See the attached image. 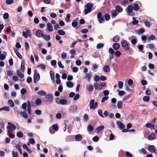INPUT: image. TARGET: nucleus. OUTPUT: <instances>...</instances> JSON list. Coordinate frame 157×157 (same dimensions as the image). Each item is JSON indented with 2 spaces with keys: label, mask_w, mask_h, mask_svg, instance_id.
I'll list each match as a JSON object with an SVG mask.
<instances>
[{
  "label": "nucleus",
  "mask_w": 157,
  "mask_h": 157,
  "mask_svg": "<svg viewBox=\"0 0 157 157\" xmlns=\"http://www.w3.org/2000/svg\"><path fill=\"white\" fill-rule=\"evenodd\" d=\"M86 9L84 10L85 14H87L91 11L93 7V4L91 2L88 3L86 5Z\"/></svg>",
  "instance_id": "nucleus-1"
},
{
  "label": "nucleus",
  "mask_w": 157,
  "mask_h": 157,
  "mask_svg": "<svg viewBox=\"0 0 157 157\" xmlns=\"http://www.w3.org/2000/svg\"><path fill=\"white\" fill-rule=\"evenodd\" d=\"M122 47L126 51H128L129 49L130 46L128 44L127 40H124L122 41L121 43Z\"/></svg>",
  "instance_id": "nucleus-2"
},
{
  "label": "nucleus",
  "mask_w": 157,
  "mask_h": 157,
  "mask_svg": "<svg viewBox=\"0 0 157 157\" xmlns=\"http://www.w3.org/2000/svg\"><path fill=\"white\" fill-rule=\"evenodd\" d=\"M40 79V75L38 73H37L36 70H35L33 75V82L36 83L37 81H39Z\"/></svg>",
  "instance_id": "nucleus-3"
},
{
  "label": "nucleus",
  "mask_w": 157,
  "mask_h": 157,
  "mask_svg": "<svg viewBox=\"0 0 157 157\" xmlns=\"http://www.w3.org/2000/svg\"><path fill=\"white\" fill-rule=\"evenodd\" d=\"M98 106V102H95L94 103V100H91L90 103V109H94Z\"/></svg>",
  "instance_id": "nucleus-4"
},
{
  "label": "nucleus",
  "mask_w": 157,
  "mask_h": 157,
  "mask_svg": "<svg viewBox=\"0 0 157 157\" xmlns=\"http://www.w3.org/2000/svg\"><path fill=\"white\" fill-rule=\"evenodd\" d=\"M46 101L49 103H50L52 101L53 95L51 94H49L46 95L45 97Z\"/></svg>",
  "instance_id": "nucleus-5"
},
{
  "label": "nucleus",
  "mask_w": 157,
  "mask_h": 157,
  "mask_svg": "<svg viewBox=\"0 0 157 157\" xmlns=\"http://www.w3.org/2000/svg\"><path fill=\"white\" fill-rule=\"evenodd\" d=\"M23 36L26 38H27L29 36V37L31 36L32 35L31 31L29 29H27L26 32L24 31L22 33Z\"/></svg>",
  "instance_id": "nucleus-6"
},
{
  "label": "nucleus",
  "mask_w": 157,
  "mask_h": 157,
  "mask_svg": "<svg viewBox=\"0 0 157 157\" xmlns=\"http://www.w3.org/2000/svg\"><path fill=\"white\" fill-rule=\"evenodd\" d=\"M102 13L101 12H99L97 14V18L98 21L100 23H101L104 21L103 17H101Z\"/></svg>",
  "instance_id": "nucleus-7"
},
{
  "label": "nucleus",
  "mask_w": 157,
  "mask_h": 157,
  "mask_svg": "<svg viewBox=\"0 0 157 157\" xmlns=\"http://www.w3.org/2000/svg\"><path fill=\"white\" fill-rule=\"evenodd\" d=\"M146 126L147 128H150L151 129L152 128L154 130L157 129L156 126H155L154 125L151 123H147L145 125Z\"/></svg>",
  "instance_id": "nucleus-8"
},
{
  "label": "nucleus",
  "mask_w": 157,
  "mask_h": 157,
  "mask_svg": "<svg viewBox=\"0 0 157 157\" xmlns=\"http://www.w3.org/2000/svg\"><path fill=\"white\" fill-rule=\"evenodd\" d=\"M148 150L149 152L153 153L155 151V147L154 145H150L148 146Z\"/></svg>",
  "instance_id": "nucleus-9"
},
{
  "label": "nucleus",
  "mask_w": 157,
  "mask_h": 157,
  "mask_svg": "<svg viewBox=\"0 0 157 157\" xmlns=\"http://www.w3.org/2000/svg\"><path fill=\"white\" fill-rule=\"evenodd\" d=\"M77 109V107L75 105L71 106L69 109L70 111L73 113L76 112Z\"/></svg>",
  "instance_id": "nucleus-10"
},
{
  "label": "nucleus",
  "mask_w": 157,
  "mask_h": 157,
  "mask_svg": "<svg viewBox=\"0 0 157 157\" xmlns=\"http://www.w3.org/2000/svg\"><path fill=\"white\" fill-rule=\"evenodd\" d=\"M117 125H118L119 128L121 130L123 129L125 127V125L124 124L120 121H117Z\"/></svg>",
  "instance_id": "nucleus-11"
},
{
  "label": "nucleus",
  "mask_w": 157,
  "mask_h": 157,
  "mask_svg": "<svg viewBox=\"0 0 157 157\" xmlns=\"http://www.w3.org/2000/svg\"><path fill=\"white\" fill-rule=\"evenodd\" d=\"M82 136L80 134L76 135L75 136V139L76 141H81L82 140Z\"/></svg>",
  "instance_id": "nucleus-12"
},
{
  "label": "nucleus",
  "mask_w": 157,
  "mask_h": 157,
  "mask_svg": "<svg viewBox=\"0 0 157 157\" xmlns=\"http://www.w3.org/2000/svg\"><path fill=\"white\" fill-rule=\"evenodd\" d=\"M36 36L38 37L42 36L43 35L42 32L40 30H37L36 33Z\"/></svg>",
  "instance_id": "nucleus-13"
},
{
  "label": "nucleus",
  "mask_w": 157,
  "mask_h": 157,
  "mask_svg": "<svg viewBox=\"0 0 157 157\" xmlns=\"http://www.w3.org/2000/svg\"><path fill=\"white\" fill-rule=\"evenodd\" d=\"M120 47V45L118 43H114L113 45V48L115 50H118Z\"/></svg>",
  "instance_id": "nucleus-14"
},
{
  "label": "nucleus",
  "mask_w": 157,
  "mask_h": 157,
  "mask_svg": "<svg viewBox=\"0 0 157 157\" xmlns=\"http://www.w3.org/2000/svg\"><path fill=\"white\" fill-rule=\"evenodd\" d=\"M47 29L49 32H52L53 31V27L50 23H48L47 25Z\"/></svg>",
  "instance_id": "nucleus-15"
},
{
  "label": "nucleus",
  "mask_w": 157,
  "mask_h": 157,
  "mask_svg": "<svg viewBox=\"0 0 157 157\" xmlns=\"http://www.w3.org/2000/svg\"><path fill=\"white\" fill-rule=\"evenodd\" d=\"M116 10L118 12H122L123 10L122 8L118 5H116L115 7Z\"/></svg>",
  "instance_id": "nucleus-16"
},
{
  "label": "nucleus",
  "mask_w": 157,
  "mask_h": 157,
  "mask_svg": "<svg viewBox=\"0 0 157 157\" xmlns=\"http://www.w3.org/2000/svg\"><path fill=\"white\" fill-rule=\"evenodd\" d=\"M67 101L64 99H60L59 101V104H60L62 105H65L67 104Z\"/></svg>",
  "instance_id": "nucleus-17"
},
{
  "label": "nucleus",
  "mask_w": 157,
  "mask_h": 157,
  "mask_svg": "<svg viewBox=\"0 0 157 157\" xmlns=\"http://www.w3.org/2000/svg\"><path fill=\"white\" fill-rule=\"evenodd\" d=\"M50 74L51 79L53 82H55V76L54 72L53 71H51L50 72Z\"/></svg>",
  "instance_id": "nucleus-18"
},
{
  "label": "nucleus",
  "mask_w": 157,
  "mask_h": 157,
  "mask_svg": "<svg viewBox=\"0 0 157 157\" xmlns=\"http://www.w3.org/2000/svg\"><path fill=\"white\" fill-rule=\"evenodd\" d=\"M87 89L89 92H92L93 91V86L92 85H89L87 86Z\"/></svg>",
  "instance_id": "nucleus-19"
},
{
  "label": "nucleus",
  "mask_w": 157,
  "mask_h": 157,
  "mask_svg": "<svg viewBox=\"0 0 157 157\" xmlns=\"http://www.w3.org/2000/svg\"><path fill=\"white\" fill-rule=\"evenodd\" d=\"M103 71L106 72H108L110 71V68L109 66L107 65H105L103 67Z\"/></svg>",
  "instance_id": "nucleus-20"
},
{
  "label": "nucleus",
  "mask_w": 157,
  "mask_h": 157,
  "mask_svg": "<svg viewBox=\"0 0 157 157\" xmlns=\"http://www.w3.org/2000/svg\"><path fill=\"white\" fill-rule=\"evenodd\" d=\"M120 38V36H119L117 35L113 37V40L114 42H118Z\"/></svg>",
  "instance_id": "nucleus-21"
},
{
  "label": "nucleus",
  "mask_w": 157,
  "mask_h": 157,
  "mask_svg": "<svg viewBox=\"0 0 157 157\" xmlns=\"http://www.w3.org/2000/svg\"><path fill=\"white\" fill-rule=\"evenodd\" d=\"M37 94L40 95L45 96L46 95V93L45 91L41 90L37 92Z\"/></svg>",
  "instance_id": "nucleus-22"
},
{
  "label": "nucleus",
  "mask_w": 157,
  "mask_h": 157,
  "mask_svg": "<svg viewBox=\"0 0 157 157\" xmlns=\"http://www.w3.org/2000/svg\"><path fill=\"white\" fill-rule=\"evenodd\" d=\"M67 86L69 88H71L73 86V84L72 82L68 81L66 82Z\"/></svg>",
  "instance_id": "nucleus-23"
},
{
  "label": "nucleus",
  "mask_w": 157,
  "mask_h": 157,
  "mask_svg": "<svg viewBox=\"0 0 157 157\" xmlns=\"http://www.w3.org/2000/svg\"><path fill=\"white\" fill-rule=\"evenodd\" d=\"M155 138V136L154 133L151 134L148 136V139L149 140H154Z\"/></svg>",
  "instance_id": "nucleus-24"
},
{
  "label": "nucleus",
  "mask_w": 157,
  "mask_h": 157,
  "mask_svg": "<svg viewBox=\"0 0 157 157\" xmlns=\"http://www.w3.org/2000/svg\"><path fill=\"white\" fill-rule=\"evenodd\" d=\"M42 37L44 40L46 41H48L50 39V37L49 35H43Z\"/></svg>",
  "instance_id": "nucleus-25"
},
{
  "label": "nucleus",
  "mask_w": 157,
  "mask_h": 157,
  "mask_svg": "<svg viewBox=\"0 0 157 157\" xmlns=\"http://www.w3.org/2000/svg\"><path fill=\"white\" fill-rule=\"evenodd\" d=\"M133 9L135 11H137L140 8L138 5L136 3L133 4Z\"/></svg>",
  "instance_id": "nucleus-26"
},
{
  "label": "nucleus",
  "mask_w": 157,
  "mask_h": 157,
  "mask_svg": "<svg viewBox=\"0 0 157 157\" xmlns=\"http://www.w3.org/2000/svg\"><path fill=\"white\" fill-rule=\"evenodd\" d=\"M20 113L21 115L25 118H27L28 117L27 114L25 111L23 112L21 111L20 112Z\"/></svg>",
  "instance_id": "nucleus-27"
},
{
  "label": "nucleus",
  "mask_w": 157,
  "mask_h": 157,
  "mask_svg": "<svg viewBox=\"0 0 157 157\" xmlns=\"http://www.w3.org/2000/svg\"><path fill=\"white\" fill-rule=\"evenodd\" d=\"M133 9V7L131 5L128 6L127 7L128 13L129 12H131L132 11Z\"/></svg>",
  "instance_id": "nucleus-28"
},
{
  "label": "nucleus",
  "mask_w": 157,
  "mask_h": 157,
  "mask_svg": "<svg viewBox=\"0 0 157 157\" xmlns=\"http://www.w3.org/2000/svg\"><path fill=\"white\" fill-rule=\"evenodd\" d=\"M8 124L11 127H12V130H15L16 129V126L14 124L10 122H8Z\"/></svg>",
  "instance_id": "nucleus-29"
},
{
  "label": "nucleus",
  "mask_w": 157,
  "mask_h": 157,
  "mask_svg": "<svg viewBox=\"0 0 157 157\" xmlns=\"http://www.w3.org/2000/svg\"><path fill=\"white\" fill-rule=\"evenodd\" d=\"M71 15L70 13H68L66 17L65 18V21L67 22H69L70 21V18Z\"/></svg>",
  "instance_id": "nucleus-30"
},
{
  "label": "nucleus",
  "mask_w": 157,
  "mask_h": 157,
  "mask_svg": "<svg viewBox=\"0 0 157 157\" xmlns=\"http://www.w3.org/2000/svg\"><path fill=\"white\" fill-rule=\"evenodd\" d=\"M111 14L112 18H113L114 17H113V16H114V17H116L117 15V13L116 10H113L111 11Z\"/></svg>",
  "instance_id": "nucleus-31"
},
{
  "label": "nucleus",
  "mask_w": 157,
  "mask_h": 157,
  "mask_svg": "<svg viewBox=\"0 0 157 157\" xmlns=\"http://www.w3.org/2000/svg\"><path fill=\"white\" fill-rule=\"evenodd\" d=\"M10 109L9 107L7 106H5L0 108V111H1L2 110H5V111H8L10 110Z\"/></svg>",
  "instance_id": "nucleus-32"
},
{
  "label": "nucleus",
  "mask_w": 157,
  "mask_h": 157,
  "mask_svg": "<svg viewBox=\"0 0 157 157\" xmlns=\"http://www.w3.org/2000/svg\"><path fill=\"white\" fill-rule=\"evenodd\" d=\"M123 105L122 102L121 101H119L117 103V106L118 108L121 109L122 108Z\"/></svg>",
  "instance_id": "nucleus-33"
},
{
  "label": "nucleus",
  "mask_w": 157,
  "mask_h": 157,
  "mask_svg": "<svg viewBox=\"0 0 157 157\" xmlns=\"http://www.w3.org/2000/svg\"><path fill=\"white\" fill-rule=\"evenodd\" d=\"M57 33L60 35H64L65 34V32L61 29L58 30Z\"/></svg>",
  "instance_id": "nucleus-34"
},
{
  "label": "nucleus",
  "mask_w": 157,
  "mask_h": 157,
  "mask_svg": "<svg viewBox=\"0 0 157 157\" xmlns=\"http://www.w3.org/2000/svg\"><path fill=\"white\" fill-rule=\"evenodd\" d=\"M72 26L74 27L75 28L77 27L78 25V22L76 21H75V20H73L72 23Z\"/></svg>",
  "instance_id": "nucleus-35"
},
{
  "label": "nucleus",
  "mask_w": 157,
  "mask_h": 157,
  "mask_svg": "<svg viewBox=\"0 0 157 157\" xmlns=\"http://www.w3.org/2000/svg\"><path fill=\"white\" fill-rule=\"evenodd\" d=\"M105 127L103 125H101L98 127L96 129L97 131L100 132Z\"/></svg>",
  "instance_id": "nucleus-36"
},
{
  "label": "nucleus",
  "mask_w": 157,
  "mask_h": 157,
  "mask_svg": "<svg viewBox=\"0 0 157 157\" xmlns=\"http://www.w3.org/2000/svg\"><path fill=\"white\" fill-rule=\"evenodd\" d=\"M8 103L10 104V106L11 107H13L14 106L13 102L11 100H9L8 101Z\"/></svg>",
  "instance_id": "nucleus-37"
},
{
  "label": "nucleus",
  "mask_w": 157,
  "mask_h": 157,
  "mask_svg": "<svg viewBox=\"0 0 157 157\" xmlns=\"http://www.w3.org/2000/svg\"><path fill=\"white\" fill-rule=\"evenodd\" d=\"M150 97L148 96H145L143 97V100L144 101L148 102L150 100Z\"/></svg>",
  "instance_id": "nucleus-38"
},
{
  "label": "nucleus",
  "mask_w": 157,
  "mask_h": 157,
  "mask_svg": "<svg viewBox=\"0 0 157 157\" xmlns=\"http://www.w3.org/2000/svg\"><path fill=\"white\" fill-rule=\"evenodd\" d=\"M87 130L90 132H92L93 130V128L91 125L89 124L87 126Z\"/></svg>",
  "instance_id": "nucleus-39"
},
{
  "label": "nucleus",
  "mask_w": 157,
  "mask_h": 157,
  "mask_svg": "<svg viewBox=\"0 0 157 157\" xmlns=\"http://www.w3.org/2000/svg\"><path fill=\"white\" fill-rule=\"evenodd\" d=\"M156 38L155 36L153 35H151L148 39V40L150 41L151 40H153Z\"/></svg>",
  "instance_id": "nucleus-40"
},
{
  "label": "nucleus",
  "mask_w": 157,
  "mask_h": 157,
  "mask_svg": "<svg viewBox=\"0 0 157 157\" xmlns=\"http://www.w3.org/2000/svg\"><path fill=\"white\" fill-rule=\"evenodd\" d=\"M17 135L18 137L21 138L23 137V134L21 131H19L17 132Z\"/></svg>",
  "instance_id": "nucleus-41"
},
{
  "label": "nucleus",
  "mask_w": 157,
  "mask_h": 157,
  "mask_svg": "<svg viewBox=\"0 0 157 157\" xmlns=\"http://www.w3.org/2000/svg\"><path fill=\"white\" fill-rule=\"evenodd\" d=\"M105 19L106 21H108L110 18V16L108 14H105L104 16Z\"/></svg>",
  "instance_id": "nucleus-42"
},
{
  "label": "nucleus",
  "mask_w": 157,
  "mask_h": 157,
  "mask_svg": "<svg viewBox=\"0 0 157 157\" xmlns=\"http://www.w3.org/2000/svg\"><path fill=\"white\" fill-rule=\"evenodd\" d=\"M144 24L145 26L148 28H149L151 26L150 22L147 20L144 21Z\"/></svg>",
  "instance_id": "nucleus-43"
},
{
  "label": "nucleus",
  "mask_w": 157,
  "mask_h": 157,
  "mask_svg": "<svg viewBox=\"0 0 157 157\" xmlns=\"http://www.w3.org/2000/svg\"><path fill=\"white\" fill-rule=\"evenodd\" d=\"M104 46V44L102 43H99L97 45L96 48L97 49H100L103 48Z\"/></svg>",
  "instance_id": "nucleus-44"
},
{
  "label": "nucleus",
  "mask_w": 157,
  "mask_h": 157,
  "mask_svg": "<svg viewBox=\"0 0 157 157\" xmlns=\"http://www.w3.org/2000/svg\"><path fill=\"white\" fill-rule=\"evenodd\" d=\"M121 55V52L119 51H117L115 52V55L117 57H120Z\"/></svg>",
  "instance_id": "nucleus-45"
},
{
  "label": "nucleus",
  "mask_w": 157,
  "mask_h": 157,
  "mask_svg": "<svg viewBox=\"0 0 157 157\" xmlns=\"http://www.w3.org/2000/svg\"><path fill=\"white\" fill-rule=\"evenodd\" d=\"M35 103L37 105H40L41 103V101L40 99H37L35 101Z\"/></svg>",
  "instance_id": "nucleus-46"
},
{
  "label": "nucleus",
  "mask_w": 157,
  "mask_h": 157,
  "mask_svg": "<svg viewBox=\"0 0 157 157\" xmlns=\"http://www.w3.org/2000/svg\"><path fill=\"white\" fill-rule=\"evenodd\" d=\"M145 31L144 29L143 28H141L140 29L138 30V34H140V33H144L145 32Z\"/></svg>",
  "instance_id": "nucleus-47"
},
{
  "label": "nucleus",
  "mask_w": 157,
  "mask_h": 157,
  "mask_svg": "<svg viewBox=\"0 0 157 157\" xmlns=\"http://www.w3.org/2000/svg\"><path fill=\"white\" fill-rule=\"evenodd\" d=\"M86 76L87 78V81L89 82L90 81L91 77L90 74L88 73H86Z\"/></svg>",
  "instance_id": "nucleus-48"
},
{
  "label": "nucleus",
  "mask_w": 157,
  "mask_h": 157,
  "mask_svg": "<svg viewBox=\"0 0 157 157\" xmlns=\"http://www.w3.org/2000/svg\"><path fill=\"white\" fill-rule=\"evenodd\" d=\"M123 83L121 81H120L118 83V87L120 89H121L123 87Z\"/></svg>",
  "instance_id": "nucleus-49"
},
{
  "label": "nucleus",
  "mask_w": 157,
  "mask_h": 157,
  "mask_svg": "<svg viewBox=\"0 0 157 157\" xmlns=\"http://www.w3.org/2000/svg\"><path fill=\"white\" fill-rule=\"evenodd\" d=\"M8 135L11 138H13L15 137V135L11 133V132H7Z\"/></svg>",
  "instance_id": "nucleus-50"
},
{
  "label": "nucleus",
  "mask_w": 157,
  "mask_h": 157,
  "mask_svg": "<svg viewBox=\"0 0 157 157\" xmlns=\"http://www.w3.org/2000/svg\"><path fill=\"white\" fill-rule=\"evenodd\" d=\"M145 94L146 95H151V92L150 89L149 88H147L145 92Z\"/></svg>",
  "instance_id": "nucleus-51"
},
{
  "label": "nucleus",
  "mask_w": 157,
  "mask_h": 157,
  "mask_svg": "<svg viewBox=\"0 0 157 157\" xmlns=\"http://www.w3.org/2000/svg\"><path fill=\"white\" fill-rule=\"evenodd\" d=\"M109 53L110 55H113L114 53V51L112 48H110L109 49Z\"/></svg>",
  "instance_id": "nucleus-52"
},
{
  "label": "nucleus",
  "mask_w": 157,
  "mask_h": 157,
  "mask_svg": "<svg viewBox=\"0 0 157 157\" xmlns=\"http://www.w3.org/2000/svg\"><path fill=\"white\" fill-rule=\"evenodd\" d=\"M7 74L8 76H11L13 75V73L12 71H8L7 72Z\"/></svg>",
  "instance_id": "nucleus-53"
},
{
  "label": "nucleus",
  "mask_w": 157,
  "mask_h": 157,
  "mask_svg": "<svg viewBox=\"0 0 157 157\" xmlns=\"http://www.w3.org/2000/svg\"><path fill=\"white\" fill-rule=\"evenodd\" d=\"M94 86L95 89L97 90L100 86V85L97 82H95L94 83Z\"/></svg>",
  "instance_id": "nucleus-54"
},
{
  "label": "nucleus",
  "mask_w": 157,
  "mask_h": 157,
  "mask_svg": "<svg viewBox=\"0 0 157 157\" xmlns=\"http://www.w3.org/2000/svg\"><path fill=\"white\" fill-rule=\"evenodd\" d=\"M7 132H11L13 130L12 127L9 125L7 126Z\"/></svg>",
  "instance_id": "nucleus-55"
},
{
  "label": "nucleus",
  "mask_w": 157,
  "mask_h": 157,
  "mask_svg": "<svg viewBox=\"0 0 157 157\" xmlns=\"http://www.w3.org/2000/svg\"><path fill=\"white\" fill-rule=\"evenodd\" d=\"M98 113L99 116L102 117L104 118V116L103 115L101 109H99L98 111Z\"/></svg>",
  "instance_id": "nucleus-56"
},
{
  "label": "nucleus",
  "mask_w": 157,
  "mask_h": 157,
  "mask_svg": "<svg viewBox=\"0 0 157 157\" xmlns=\"http://www.w3.org/2000/svg\"><path fill=\"white\" fill-rule=\"evenodd\" d=\"M14 2L13 0H6V3L7 5H10L13 3Z\"/></svg>",
  "instance_id": "nucleus-57"
},
{
  "label": "nucleus",
  "mask_w": 157,
  "mask_h": 157,
  "mask_svg": "<svg viewBox=\"0 0 157 157\" xmlns=\"http://www.w3.org/2000/svg\"><path fill=\"white\" fill-rule=\"evenodd\" d=\"M144 47L143 45H140L138 46V48L142 52L144 53V52L143 51Z\"/></svg>",
  "instance_id": "nucleus-58"
},
{
  "label": "nucleus",
  "mask_w": 157,
  "mask_h": 157,
  "mask_svg": "<svg viewBox=\"0 0 157 157\" xmlns=\"http://www.w3.org/2000/svg\"><path fill=\"white\" fill-rule=\"evenodd\" d=\"M12 153L13 157H18V154L17 152H14V151H12Z\"/></svg>",
  "instance_id": "nucleus-59"
},
{
  "label": "nucleus",
  "mask_w": 157,
  "mask_h": 157,
  "mask_svg": "<svg viewBox=\"0 0 157 157\" xmlns=\"http://www.w3.org/2000/svg\"><path fill=\"white\" fill-rule=\"evenodd\" d=\"M109 98V97L108 96H105L102 98V100H101V102L102 103H103L105 101H106L108 100Z\"/></svg>",
  "instance_id": "nucleus-60"
},
{
  "label": "nucleus",
  "mask_w": 157,
  "mask_h": 157,
  "mask_svg": "<svg viewBox=\"0 0 157 157\" xmlns=\"http://www.w3.org/2000/svg\"><path fill=\"white\" fill-rule=\"evenodd\" d=\"M58 125L56 124H54L52 126V129L55 131H57L58 130Z\"/></svg>",
  "instance_id": "nucleus-61"
},
{
  "label": "nucleus",
  "mask_w": 157,
  "mask_h": 157,
  "mask_svg": "<svg viewBox=\"0 0 157 157\" xmlns=\"http://www.w3.org/2000/svg\"><path fill=\"white\" fill-rule=\"evenodd\" d=\"M131 42L132 44H135L137 43V40L136 38H133L132 39L131 41Z\"/></svg>",
  "instance_id": "nucleus-62"
},
{
  "label": "nucleus",
  "mask_w": 157,
  "mask_h": 157,
  "mask_svg": "<svg viewBox=\"0 0 157 157\" xmlns=\"http://www.w3.org/2000/svg\"><path fill=\"white\" fill-rule=\"evenodd\" d=\"M83 119L84 121H87L89 120V117L87 114H85L83 116Z\"/></svg>",
  "instance_id": "nucleus-63"
},
{
  "label": "nucleus",
  "mask_w": 157,
  "mask_h": 157,
  "mask_svg": "<svg viewBox=\"0 0 157 157\" xmlns=\"http://www.w3.org/2000/svg\"><path fill=\"white\" fill-rule=\"evenodd\" d=\"M99 140V137L97 136H94L92 139L93 140L94 142H97Z\"/></svg>",
  "instance_id": "nucleus-64"
}]
</instances>
